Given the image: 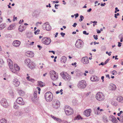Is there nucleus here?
Segmentation results:
<instances>
[{"label": "nucleus", "instance_id": "nucleus-1", "mask_svg": "<svg viewBox=\"0 0 123 123\" xmlns=\"http://www.w3.org/2000/svg\"><path fill=\"white\" fill-rule=\"evenodd\" d=\"M44 97L47 101L50 102L53 99V95L51 92H48L45 94Z\"/></svg>", "mask_w": 123, "mask_h": 123}, {"label": "nucleus", "instance_id": "nucleus-2", "mask_svg": "<svg viewBox=\"0 0 123 123\" xmlns=\"http://www.w3.org/2000/svg\"><path fill=\"white\" fill-rule=\"evenodd\" d=\"M96 99L99 101H102L105 99L104 95L101 92H99L97 93L96 95Z\"/></svg>", "mask_w": 123, "mask_h": 123}, {"label": "nucleus", "instance_id": "nucleus-3", "mask_svg": "<svg viewBox=\"0 0 123 123\" xmlns=\"http://www.w3.org/2000/svg\"><path fill=\"white\" fill-rule=\"evenodd\" d=\"M86 81L84 80H81L79 81L77 84V86L80 89H84L87 86Z\"/></svg>", "mask_w": 123, "mask_h": 123}, {"label": "nucleus", "instance_id": "nucleus-4", "mask_svg": "<svg viewBox=\"0 0 123 123\" xmlns=\"http://www.w3.org/2000/svg\"><path fill=\"white\" fill-rule=\"evenodd\" d=\"M83 43L80 39H78L76 41L75 45L77 48L81 49L83 47Z\"/></svg>", "mask_w": 123, "mask_h": 123}, {"label": "nucleus", "instance_id": "nucleus-5", "mask_svg": "<svg viewBox=\"0 0 123 123\" xmlns=\"http://www.w3.org/2000/svg\"><path fill=\"white\" fill-rule=\"evenodd\" d=\"M0 103L2 106L5 108H7L9 106L7 100L5 98H3L1 100Z\"/></svg>", "mask_w": 123, "mask_h": 123}, {"label": "nucleus", "instance_id": "nucleus-6", "mask_svg": "<svg viewBox=\"0 0 123 123\" xmlns=\"http://www.w3.org/2000/svg\"><path fill=\"white\" fill-rule=\"evenodd\" d=\"M42 43L46 45L49 44L51 42L50 38L47 37L43 38L42 40Z\"/></svg>", "mask_w": 123, "mask_h": 123}, {"label": "nucleus", "instance_id": "nucleus-7", "mask_svg": "<svg viewBox=\"0 0 123 123\" xmlns=\"http://www.w3.org/2000/svg\"><path fill=\"white\" fill-rule=\"evenodd\" d=\"M43 29L47 31H50L51 29V27L48 23L44 24L42 25Z\"/></svg>", "mask_w": 123, "mask_h": 123}, {"label": "nucleus", "instance_id": "nucleus-8", "mask_svg": "<svg viewBox=\"0 0 123 123\" xmlns=\"http://www.w3.org/2000/svg\"><path fill=\"white\" fill-rule=\"evenodd\" d=\"M19 70L20 68L17 65V64H15L14 68L13 67L11 70L13 73L15 74H17V71H19Z\"/></svg>", "mask_w": 123, "mask_h": 123}, {"label": "nucleus", "instance_id": "nucleus-9", "mask_svg": "<svg viewBox=\"0 0 123 123\" xmlns=\"http://www.w3.org/2000/svg\"><path fill=\"white\" fill-rule=\"evenodd\" d=\"M16 102L18 104L21 105H24L25 103L21 97L18 98L16 100Z\"/></svg>", "mask_w": 123, "mask_h": 123}, {"label": "nucleus", "instance_id": "nucleus-10", "mask_svg": "<svg viewBox=\"0 0 123 123\" xmlns=\"http://www.w3.org/2000/svg\"><path fill=\"white\" fill-rule=\"evenodd\" d=\"M12 82V84L16 87H18V86L20 84V82L16 78H15L13 79Z\"/></svg>", "mask_w": 123, "mask_h": 123}, {"label": "nucleus", "instance_id": "nucleus-11", "mask_svg": "<svg viewBox=\"0 0 123 123\" xmlns=\"http://www.w3.org/2000/svg\"><path fill=\"white\" fill-rule=\"evenodd\" d=\"M82 62L84 64H88L89 62V60L87 57L86 56L84 57L82 59Z\"/></svg>", "mask_w": 123, "mask_h": 123}, {"label": "nucleus", "instance_id": "nucleus-12", "mask_svg": "<svg viewBox=\"0 0 123 123\" xmlns=\"http://www.w3.org/2000/svg\"><path fill=\"white\" fill-rule=\"evenodd\" d=\"M110 120L113 123H116L117 122L116 117L113 115H111L109 117Z\"/></svg>", "mask_w": 123, "mask_h": 123}, {"label": "nucleus", "instance_id": "nucleus-13", "mask_svg": "<svg viewBox=\"0 0 123 123\" xmlns=\"http://www.w3.org/2000/svg\"><path fill=\"white\" fill-rule=\"evenodd\" d=\"M21 43V42L19 41L15 40L13 43V45L15 47H18Z\"/></svg>", "mask_w": 123, "mask_h": 123}, {"label": "nucleus", "instance_id": "nucleus-14", "mask_svg": "<svg viewBox=\"0 0 123 123\" xmlns=\"http://www.w3.org/2000/svg\"><path fill=\"white\" fill-rule=\"evenodd\" d=\"M25 54L27 56L30 57H33L34 55L33 53L31 51H28L26 52Z\"/></svg>", "mask_w": 123, "mask_h": 123}, {"label": "nucleus", "instance_id": "nucleus-15", "mask_svg": "<svg viewBox=\"0 0 123 123\" xmlns=\"http://www.w3.org/2000/svg\"><path fill=\"white\" fill-rule=\"evenodd\" d=\"M65 113L66 114L68 115H69L72 114L73 113V109L72 108L69 110H66Z\"/></svg>", "mask_w": 123, "mask_h": 123}, {"label": "nucleus", "instance_id": "nucleus-16", "mask_svg": "<svg viewBox=\"0 0 123 123\" xmlns=\"http://www.w3.org/2000/svg\"><path fill=\"white\" fill-rule=\"evenodd\" d=\"M91 111L90 109L86 110L84 112V115L86 117H89L90 116Z\"/></svg>", "mask_w": 123, "mask_h": 123}, {"label": "nucleus", "instance_id": "nucleus-17", "mask_svg": "<svg viewBox=\"0 0 123 123\" xmlns=\"http://www.w3.org/2000/svg\"><path fill=\"white\" fill-rule=\"evenodd\" d=\"M7 61L8 62V64L11 70L13 68V66L12 65V61L10 59H8L7 60Z\"/></svg>", "mask_w": 123, "mask_h": 123}, {"label": "nucleus", "instance_id": "nucleus-18", "mask_svg": "<svg viewBox=\"0 0 123 123\" xmlns=\"http://www.w3.org/2000/svg\"><path fill=\"white\" fill-rule=\"evenodd\" d=\"M99 78L96 76H92L91 78V80L92 81H98L99 80Z\"/></svg>", "mask_w": 123, "mask_h": 123}, {"label": "nucleus", "instance_id": "nucleus-19", "mask_svg": "<svg viewBox=\"0 0 123 123\" xmlns=\"http://www.w3.org/2000/svg\"><path fill=\"white\" fill-rule=\"evenodd\" d=\"M23 112L21 111H18L16 112L15 114V115L18 116H22Z\"/></svg>", "mask_w": 123, "mask_h": 123}, {"label": "nucleus", "instance_id": "nucleus-20", "mask_svg": "<svg viewBox=\"0 0 123 123\" xmlns=\"http://www.w3.org/2000/svg\"><path fill=\"white\" fill-rule=\"evenodd\" d=\"M25 63L28 66L32 64L30 60V59H27L25 61Z\"/></svg>", "mask_w": 123, "mask_h": 123}, {"label": "nucleus", "instance_id": "nucleus-21", "mask_svg": "<svg viewBox=\"0 0 123 123\" xmlns=\"http://www.w3.org/2000/svg\"><path fill=\"white\" fill-rule=\"evenodd\" d=\"M26 28L25 26L20 25L18 28V30L20 32H22L23 31L25 30Z\"/></svg>", "mask_w": 123, "mask_h": 123}, {"label": "nucleus", "instance_id": "nucleus-22", "mask_svg": "<svg viewBox=\"0 0 123 123\" xmlns=\"http://www.w3.org/2000/svg\"><path fill=\"white\" fill-rule=\"evenodd\" d=\"M49 73L51 78L53 80H54V71H50Z\"/></svg>", "mask_w": 123, "mask_h": 123}, {"label": "nucleus", "instance_id": "nucleus-23", "mask_svg": "<svg viewBox=\"0 0 123 123\" xmlns=\"http://www.w3.org/2000/svg\"><path fill=\"white\" fill-rule=\"evenodd\" d=\"M110 87L112 90H115L116 89V85L113 83H111L110 84Z\"/></svg>", "mask_w": 123, "mask_h": 123}, {"label": "nucleus", "instance_id": "nucleus-24", "mask_svg": "<svg viewBox=\"0 0 123 123\" xmlns=\"http://www.w3.org/2000/svg\"><path fill=\"white\" fill-rule=\"evenodd\" d=\"M71 79V77L68 74L67 76L65 77L63 79L67 81H69Z\"/></svg>", "mask_w": 123, "mask_h": 123}, {"label": "nucleus", "instance_id": "nucleus-25", "mask_svg": "<svg viewBox=\"0 0 123 123\" xmlns=\"http://www.w3.org/2000/svg\"><path fill=\"white\" fill-rule=\"evenodd\" d=\"M60 102L58 101H56L55 103V105H54V108H55V109L58 108L60 106Z\"/></svg>", "mask_w": 123, "mask_h": 123}, {"label": "nucleus", "instance_id": "nucleus-26", "mask_svg": "<svg viewBox=\"0 0 123 123\" xmlns=\"http://www.w3.org/2000/svg\"><path fill=\"white\" fill-rule=\"evenodd\" d=\"M67 58L65 56H63L61 58V62L62 63H65L67 60Z\"/></svg>", "mask_w": 123, "mask_h": 123}, {"label": "nucleus", "instance_id": "nucleus-27", "mask_svg": "<svg viewBox=\"0 0 123 123\" xmlns=\"http://www.w3.org/2000/svg\"><path fill=\"white\" fill-rule=\"evenodd\" d=\"M67 74L66 72H62L61 73V75L63 79L67 76Z\"/></svg>", "mask_w": 123, "mask_h": 123}, {"label": "nucleus", "instance_id": "nucleus-28", "mask_svg": "<svg viewBox=\"0 0 123 123\" xmlns=\"http://www.w3.org/2000/svg\"><path fill=\"white\" fill-rule=\"evenodd\" d=\"M6 23L2 24L0 25V30L3 29L5 28L6 26Z\"/></svg>", "mask_w": 123, "mask_h": 123}, {"label": "nucleus", "instance_id": "nucleus-29", "mask_svg": "<svg viewBox=\"0 0 123 123\" xmlns=\"http://www.w3.org/2000/svg\"><path fill=\"white\" fill-rule=\"evenodd\" d=\"M117 100L119 102L123 103V98L121 96L118 97L117 98Z\"/></svg>", "mask_w": 123, "mask_h": 123}, {"label": "nucleus", "instance_id": "nucleus-30", "mask_svg": "<svg viewBox=\"0 0 123 123\" xmlns=\"http://www.w3.org/2000/svg\"><path fill=\"white\" fill-rule=\"evenodd\" d=\"M18 93L21 96H23L25 94L24 92L21 90H19Z\"/></svg>", "mask_w": 123, "mask_h": 123}, {"label": "nucleus", "instance_id": "nucleus-31", "mask_svg": "<svg viewBox=\"0 0 123 123\" xmlns=\"http://www.w3.org/2000/svg\"><path fill=\"white\" fill-rule=\"evenodd\" d=\"M38 85L41 86L43 87L45 85V83L41 81H38Z\"/></svg>", "mask_w": 123, "mask_h": 123}, {"label": "nucleus", "instance_id": "nucleus-32", "mask_svg": "<svg viewBox=\"0 0 123 123\" xmlns=\"http://www.w3.org/2000/svg\"><path fill=\"white\" fill-rule=\"evenodd\" d=\"M6 120L5 118H2L0 120V123H6Z\"/></svg>", "mask_w": 123, "mask_h": 123}, {"label": "nucleus", "instance_id": "nucleus-33", "mask_svg": "<svg viewBox=\"0 0 123 123\" xmlns=\"http://www.w3.org/2000/svg\"><path fill=\"white\" fill-rule=\"evenodd\" d=\"M15 25L14 24L11 25L7 29L8 30H11L14 27Z\"/></svg>", "mask_w": 123, "mask_h": 123}, {"label": "nucleus", "instance_id": "nucleus-34", "mask_svg": "<svg viewBox=\"0 0 123 123\" xmlns=\"http://www.w3.org/2000/svg\"><path fill=\"white\" fill-rule=\"evenodd\" d=\"M72 108H71L69 106L66 105L65 106V107L64 108V110H65V112H66V110H69V109H71Z\"/></svg>", "mask_w": 123, "mask_h": 123}, {"label": "nucleus", "instance_id": "nucleus-35", "mask_svg": "<svg viewBox=\"0 0 123 123\" xmlns=\"http://www.w3.org/2000/svg\"><path fill=\"white\" fill-rule=\"evenodd\" d=\"M27 79L28 80L30 81L31 82H33L34 81V80L33 79H32L31 78H30V76H28L27 77Z\"/></svg>", "mask_w": 123, "mask_h": 123}, {"label": "nucleus", "instance_id": "nucleus-36", "mask_svg": "<svg viewBox=\"0 0 123 123\" xmlns=\"http://www.w3.org/2000/svg\"><path fill=\"white\" fill-rule=\"evenodd\" d=\"M103 118V121L104 123H107L108 122V121L106 116H104Z\"/></svg>", "mask_w": 123, "mask_h": 123}, {"label": "nucleus", "instance_id": "nucleus-37", "mask_svg": "<svg viewBox=\"0 0 123 123\" xmlns=\"http://www.w3.org/2000/svg\"><path fill=\"white\" fill-rule=\"evenodd\" d=\"M80 119H82L81 116L80 115H77L74 118V120H79Z\"/></svg>", "mask_w": 123, "mask_h": 123}, {"label": "nucleus", "instance_id": "nucleus-38", "mask_svg": "<svg viewBox=\"0 0 123 123\" xmlns=\"http://www.w3.org/2000/svg\"><path fill=\"white\" fill-rule=\"evenodd\" d=\"M54 120H55L57 122L59 123H61L62 122V120L61 119L55 117H54Z\"/></svg>", "mask_w": 123, "mask_h": 123}, {"label": "nucleus", "instance_id": "nucleus-39", "mask_svg": "<svg viewBox=\"0 0 123 123\" xmlns=\"http://www.w3.org/2000/svg\"><path fill=\"white\" fill-rule=\"evenodd\" d=\"M33 63H32V64H31V65H29L28 66V67L31 69H33L35 68V66L34 65H33Z\"/></svg>", "mask_w": 123, "mask_h": 123}, {"label": "nucleus", "instance_id": "nucleus-40", "mask_svg": "<svg viewBox=\"0 0 123 123\" xmlns=\"http://www.w3.org/2000/svg\"><path fill=\"white\" fill-rule=\"evenodd\" d=\"M54 80H56L58 78V76L57 74L54 71Z\"/></svg>", "mask_w": 123, "mask_h": 123}, {"label": "nucleus", "instance_id": "nucleus-41", "mask_svg": "<svg viewBox=\"0 0 123 123\" xmlns=\"http://www.w3.org/2000/svg\"><path fill=\"white\" fill-rule=\"evenodd\" d=\"M37 91H35L34 92V94H33V96L34 97V98H37Z\"/></svg>", "mask_w": 123, "mask_h": 123}, {"label": "nucleus", "instance_id": "nucleus-42", "mask_svg": "<svg viewBox=\"0 0 123 123\" xmlns=\"http://www.w3.org/2000/svg\"><path fill=\"white\" fill-rule=\"evenodd\" d=\"M80 19H79V21L80 22H81L83 20V19L84 18V17L83 16L81 15L80 16Z\"/></svg>", "mask_w": 123, "mask_h": 123}, {"label": "nucleus", "instance_id": "nucleus-43", "mask_svg": "<svg viewBox=\"0 0 123 123\" xmlns=\"http://www.w3.org/2000/svg\"><path fill=\"white\" fill-rule=\"evenodd\" d=\"M40 31V30H36V31H35L34 32V33L35 34H37L39 33V32Z\"/></svg>", "mask_w": 123, "mask_h": 123}, {"label": "nucleus", "instance_id": "nucleus-44", "mask_svg": "<svg viewBox=\"0 0 123 123\" xmlns=\"http://www.w3.org/2000/svg\"><path fill=\"white\" fill-rule=\"evenodd\" d=\"M119 37L120 39H123V34H121L119 36Z\"/></svg>", "mask_w": 123, "mask_h": 123}, {"label": "nucleus", "instance_id": "nucleus-45", "mask_svg": "<svg viewBox=\"0 0 123 123\" xmlns=\"http://www.w3.org/2000/svg\"><path fill=\"white\" fill-rule=\"evenodd\" d=\"M93 37H94V39L96 40H97L98 39V36L96 35L95 36V35H94Z\"/></svg>", "mask_w": 123, "mask_h": 123}, {"label": "nucleus", "instance_id": "nucleus-46", "mask_svg": "<svg viewBox=\"0 0 123 123\" xmlns=\"http://www.w3.org/2000/svg\"><path fill=\"white\" fill-rule=\"evenodd\" d=\"M9 92V93L10 94V95L12 96H13V92L12 91H10Z\"/></svg>", "mask_w": 123, "mask_h": 123}, {"label": "nucleus", "instance_id": "nucleus-47", "mask_svg": "<svg viewBox=\"0 0 123 123\" xmlns=\"http://www.w3.org/2000/svg\"><path fill=\"white\" fill-rule=\"evenodd\" d=\"M95 114L96 115H98L99 113L98 112V110H95Z\"/></svg>", "mask_w": 123, "mask_h": 123}, {"label": "nucleus", "instance_id": "nucleus-48", "mask_svg": "<svg viewBox=\"0 0 123 123\" xmlns=\"http://www.w3.org/2000/svg\"><path fill=\"white\" fill-rule=\"evenodd\" d=\"M83 34H84L85 35H88L89 34V33H87L86 31H84L83 32Z\"/></svg>", "mask_w": 123, "mask_h": 123}, {"label": "nucleus", "instance_id": "nucleus-49", "mask_svg": "<svg viewBox=\"0 0 123 123\" xmlns=\"http://www.w3.org/2000/svg\"><path fill=\"white\" fill-rule=\"evenodd\" d=\"M119 15V13H117V14H115L114 15V17L115 18H117V16H118Z\"/></svg>", "mask_w": 123, "mask_h": 123}, {"label": "nucleus", "instance_id": "nucleus-50", "mask_svg": "<svg viewBox=\"0 0 123 123\" xmlns=\"http://www.w3.org/2000/svg\"><path fill=\"white\" fill-rule=\"evenodd\" d=\"M113 73L112 74L113 75H114L115 74H117V72L115 70H114L112 72Z\"/></svg>", "mask_w": 123, "mask_h": 123}, {"label": "nucleus", "instance_id": "nucleus-51", "mask_svg": "<svg viewBox=\"0 0 123 123\" xmlns=\"http://www.w3.org/2000/svg\"><path fill=\"white\" fill-rule=\"evenodd\" d=\"M13 107H14V108L15 109H18V106H17V105H16L15 104L14 105Z\"/></svg>", "mask_w": 123, "mask_h": 123}, {"label": "nucleus", "instance_id": "nucleus-52", "mask_svg": "<svg viewBox=\"0 0 123 123\" xmlns=\"http://www.w3.org/2000/svg\"><path fill=\"white\" fill-rule=\"evenodd\" d=\"M4 63L3 60L2 59H0V64H2Z\"/></svg>", "mask_w": 123, "mask_h": 123}, {"label": "nucleus", "instance_id": "nucleus-53", "mask_svg": "<svg viewBox=\"0 0 123 123\" xmlns=\"http://www.w3.org/2000/svg\"><path fill=\"white\" fill-rule=\"evenodd\" d=\"M61 35L62 36V37H64V36L65 35V34L64 33H63V32H61L60 33Z\"/></svg>", "mask_w": 123, "mask_h": 123}, {"label": "nucleus", "instance_id": "nucleus-54", "mask_svg": "<svg viewBox=\"0 0 123 123\" xmlns=\"http://www.w3.org/2000/svg\"><path fill=\"white\" fill-rule=\"evenodd\" d=\"M110 60L109 59H108L105 62L104 64H106L109 62V61Z\"/></svg>", "mask_w": 123, "mask_h": 123}, {"label": "nucleus", "instance_id": "nucleus-55", "mask_svg": "<svg viewBox=\"0 0 123 123\" xmlns=\"http://www.w3.org/2000/svg\"><path fill=\"white\" fill-rule=\"evenodd\" d=\"M106 54H108V55L109 56H110L111 55V52L110 51V52H109V53H108V51H107L106 52Z\"/></svg>", "mask_w": 123, "mask_h": 123}, {"label": "nucleus", "instance_id": "nucleus-56", "mask_svg": "<svg viewBox=\"0 0 123 123\" xmlns=\"http://www.w3.org/2000/svg\"><path fill=\"white\" fill-rule=\"evenodd\" d=\"M74 15L75 16V18H76L78 17L79 16V14L78 13H76V14H75Z\"/></svg>", "mask_w": 123, "mask_h": 123}, {"label": "nucleus", "instance_id": "nucleus-57", "mask_svg": "<svg viewBox=\"0 0 123 123\" xmlns=\"http://www.w3.org/2000/svg\"><path fill=\"white\" fill-rule=\"evenodd\" d=\"M77 25V24L76 23H74L73 24V27H76V26Z\"/></svg>", "mask_w": 123, "mask_h": 123}, {"label": "nucleus", "instance_id": "nucleus-58", "mask_svg": "<svg viewBox=\"0 0 123 123\" xmlns=\"http://www.w3.org/2000/svg\"><path fill=\"white\" fill-rule=\"evenodd\" d=\"M24 21V20L23 19L22 20V21H21V20H20L19 22V24H21Z\"/></svg>", "mask_w": 123, "mask_h": 123}, {"label": "nucleus", "instance_id": "nucleus-59", "mask_svg": "<svg viewBox=\"0 0 123 123\" xmlns=\"http://www.w3.org/2000/svg\"><path fill=\"white\" fill-rule=\"evenodd\" d=\"M105 65V64H104V63L103 62H101L100 64H99V65Z\"/></svg>", "mask_w": 123, "mask_h": 123}, {"label": "nucleus", "instance_id": "nucleus-60", "mask_svg": "<svg viewBox=\"0 0 123 123\" xmlns=\"http://www.w3.org/2000/svg\"><path fill=\"white\" fill-rule=\"evenodd\" d=\"M118 46L119 47H120L121 46V44L122 43L120 42H118Z\"/></svg>", "mask_w": 123, "mask_h": 123}, {"label": "nucleus", "instance_id": "nucleus-61", "mask_svg": "<svg viewBox=\"0 0 123 123\" xmlns=\"http://www.w3.org/2000/svg\"><path fill=\"white\" fill-rule=\"evenodd\" d=\"M37 46L38 48H39V50H40L42 48V47L41 46H40V45H38Z\"/></svg>", "mask_w": 123, "mask_h": 123}, {"label": "nucleus", "instance_id": "nucleus-62", "mask_svg": "<svg viewBox=\"0 0 123 123\" xmlns=\"http://www.w3.org/2000/svg\"><path fill=\"white\" fill-rule=\"evenodd\" d=\"M90 92H87L86 93V96H88L89 95V94L90 93Z\"/></svg>", "mask_w": 123, "mask_h": 123}, {"label": "nucleus", "instance_id": "nucleus-63", "mask_svg": "<svg viewBox=\"0 0 123 123\" xmlns=\"http://www.w3.org/2000/svg\"><path fill=\"white\" fill-rule=\"evenodd\" d=\"M104 76H102L101 77V79L102 80V82H103L104 81Z\"/></svg>", "mask_w": 123, "mask_h": 123}, {"label": "nucleus", "instance_id": "nucleus-64", "mask_svg": "<svg viewBox=\"0 0 123 123\" xmlns=\"http://www.w3.org/2000/svg\"><path fill=\"white\" fill-rule=\"evenodd\" d=\"M97 32L98 33H101V31L99 30H97Z\"/></svg>", "mask_w": 123, "mask_h": 123}]
</instances>
